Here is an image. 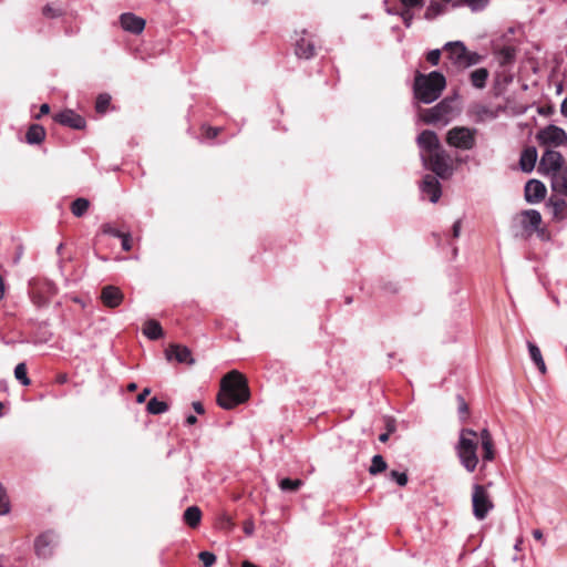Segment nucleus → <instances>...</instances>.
I'll return each mask as SVG.
<instances>
[{"mask_svg": "<svg viewBox=\"0 0 567 567\" xmlns=\"http://www.w3.org/2000/svg\"><path fill=\"white\" fill-rule=\"evenodd\" d=\"M416 144L421 151V161L425 168L443 179L452 175L450 155L442 147L440 138L434 131H422L416 137Z\"/></svg>", "mask_w": 567, "mask_h": 567, "instance_id": "1", "label": "nucleus"}, {"mask_svg": "<svg viewBox=\"0 0 567 567\" xmlns=\"http://www.w3.org/2000/svg\"><path fill=\"white\" fill-rule=\"evenodd\" d=\"M249 398L247 380L238 371L234 370L227 373L220 383V390L217 395V403L225 410H230L238 404L244 403Z\"/></svg>", "mask_w": 567, "mask_h": 567, "instance_id": "2", "label": "nucleus"}, {"mask_svg": "<svg viewBox=\"0 0 567 567\" xmlns=\"http://www.w3.org/2000/svg\"><path fill=\"white\" fill-rule=\"evenodd\" d=\"M445 86V76L439 71H432L427 75L417 73L414 79V96L420 102L430 104L440 97Z\"/></svg>", "mask_w": 567, "mask_h": 567, "instance_id": "3", "label": "nucleus"}, {"mask_svg": "<svg viewBox=\"0 0 567 567\" xmlns=\"http://www.w3.org/2000/svg\"><path fill=\"white\" fill-rule=\"evenodd\" d=\"M477 436L474 430L462 429L457 444L455 445V452L460 463L468 473H473L480 462L477 456Z\"/></svg>", "mask_w": 567, "mask_h": 567, "instance_id": "4", "label": "nucleus"}, {"mask_svg": "<svg viewBox=\"0 0 567 567\" xmlns=\"http://www.w3.org/2000/svg\"><path fill=\"white\" fill-rule=\"evenodd\" d=\"M477 128L454 126L446 132L445 141L451 147L460 151H471L476 146Z\"/></svg>", "mask_w": 567, "mask_h": 567, "instance_id": "5", "label": "nucleus"}, {"mask_svg": "<svg viewBox=\"0 0 567 567\" xmlns=\"http://www.w3.org/2000/svg\"><path fill=\"white\" fill-rule=\"evenodd\" d=\"M453 103L451 99H444L436 105L430 109H425L421 112V120L425 124H439L447 125L453 115Z\"/></svg>", "mask_w": 567, "mask_h": 567, "instance_id": "6", "label": "nucleus"}, {"mask_svg": "<svg viewBox=\"0 0 567 567\" xmlns=\"http://www.w3.org/2000/svg\"><path fill=\"white\" fill-rule=\"evenodd\" d=\"M473 515L477 520H483L494 508L493 501L484 485L474 484L472 492Z\"/></svg>", "mask_w": 567, "mask_h": 567, "instance_id": "7", "label": "nucleus"}, {"mask_svg": "<svg viewBox=\"0 0 567 567\" xmlns=\"http://www.w3.org/2000/svg\"><path fill=\"white\" fill-rule=\"evenodd\" d=\"M536 138L540 145L548 147H559L567 144V133L564 128L554 124L539 130Z\"/></svg>", "mask_w": 567, "mask_h": 567, "instance_id": "8", "label": "nucleus"}, {"mask_svg": "<svg viewBox=\"0 0 567 567\" xmlns=\"http://www.w3.org/2000/svg\"><path fill=\"white\" fill-rule=\"evenodd\" d=\"M564 158L563 155L553 150H546L544 154L542 155L540 162H539V172L542 174L551 176L554 173L561 172L564 168H561Z\"/></svg>", "mask_w": 567, "mask_h": 567, "instance_id": "9", "label": "nucleus"}, {"mask_svg": "<svg viewBox=\"0 0 567 567\" xmlns=\"http://www.w3.org/2000/svg\"><path fill=\"white\" fill-rule=\"evenodd\" d=\"M53 120L63 126L74 130H83L86 125L85 118L70 109L56 113Z\"/></svg>", "mask_w": 567, "mask_h": 567, "instance_id": "10", "label": "nucleus"}, {"mask_svg": "<svg viewBox=\"0 0 567 567\" xmlns=\"http://www.w3.org/2000/svg\"><path fill=\"white\" fill-rule=\"evenodd\" d=\"M56 545V537L52 532L41 534L35 539V553L41 558H48L53 553V547Z\"/></svg>", "mask_w": 567, "mask_h": 567, "instance_id": "11", "label": "nucleus"}, {"mask_svg": "<svg viewBox=\"0 0 567 567\" xmlns=\"http://www.w3.org/2000/svg\"><path fill=\"white\" fill-rule=\"evenodd\" d=\"M546 196V186L538 179H530L525 185V199L529 204H536Z\"/></svg>", "mask_w": 567, "mask_h": 567, "instance_id": "12", "label": "nucleus"}, {"mask_svg": "<svg viewBox=\"0 0 567 567\" xmlns=\"http://www.w3.org/2000/svg\"><path fill=\"white\" fill-rule=\"evenodd\" d=\"M421 192L430 197L432 203H436L441 195V184L437 178L433 175H425L421 183Z\"/></svg>", "mask_w": 567, "mask_h": 567, "instance_id": "13", "label": "nucleus"}, {"mask_svg": "<svg viewBox=\"0 0 567 567\" xmlns=\"http://www.w3.org/2000/svg\"><path fill=\"white\" fill-rule=\"evenodd\" d=\"M165 354L168 361L175 359L178 363H186L189 365L194 363L192 352L185 346L172 344L166 349Z\"/></svg>", "mask_w": 567, "mask_h": 567, "instance_id": "14", "label": "nucleus"}, {"mask_svg": "<svg viewBox=\"0 0 567 567\" xmlns=\"http://www.w3.org/2000/svg\"><path fill=\"white\" fill-rule=\"evenodd\" d=\"M124 299V295L118 287L105 286L101 291V300L105 307L116 308Z\"/></svg>", "mask_w": 567, "mask_h": 567, "instance_id": "15", "label": "nucleus"}, {"mask_svg": "<svg viewBox=\"0 0 567 567\" xmlns=\"http://www.w3.org/2000/svg\"><path fill=\"white\" fill-rule=\"evenodd\" d=\"M122 28L133 34H140L145 28V20L134 13H122L120 17Z\"/></svg>", "mask_w": 567, "mask_h": 567, "instance_id": "16", "label": "nucleus"}, {"mask_svg": "<svg viewBox=\"0 0 567 567\" xmlns=\"http://www.w3.org/2000/svg\"><path fill=\"white\" fill-rule=\"evenodd\" d=\"M444 50L452 63L460 69L466 51L465 44L462 41L447 42L444 45Z\"/></svg>", "mask_w": 567, "mask_h": 567, "instance_id": "17", "label": "nucleus"}, {"mask_svg": "<svg viewBox=\"0 0 567 567\" xmlns=\"http://www.w3.org/2000/svg\"><path fill=\"white\" fill-rule=\"evenodd\" d=\"M537 161V150L534 146H528L523 150L519 158V167L525 173L533 172Z\"/></svg>", "mask_w": 567, "mask_h": 567, "instance_id": "18", "label": "nucleus"}, {"mask_svg": "<svg viewBox=\"0 0 567 567\" xmlns=\"http://www.w3.org/2000/svg\"><path fill=\"white\" fill-rule=\"evenodd\" d=\"M295 51L298 58L311 59L315 55V43L311 39L301 37L296 41Z\"/></svg>", "mask_w": 567, "mask_h": 567, "instance_id": "19", "label": "nucleus"}, {"mask_svg": "<svg viewBox=\"0 0 567 567\" xmlns=\"http://www.w3.org/2000/svg\"><path fill=\"white\" fill-rule=\"evenodd\" d=\"M522 226L525 230H537L542 223V215L536 209H527L523 212Z\"/></svg>", "mask_w": 567, "mask_h": 567, "instance_id": "20", "label": "nucleus"}, {"mask_svg": "<svg viewBox=\"0 0 567 567\" xmlns=\"http://www.w3.org/2000/svg\"><path fill=\"white\" fill-rule=\"evenodd\" d=\"M551 188L555 193L567 196V166L561 172L554 173Z\"/></svg>", "mask_w": 567, "mask_h": 567, "instance_id": "21", "label": "nucleus"}, {"mask_svg": "<svg viewBox=\"0 0 567 567\" xmlns=\"http://www.w3.org/2000/svg\"><path fill=\"white\" fill-rule=\"evenodd\" d=\"M527 348H528V352H529V357H530L532 361L535 363V365L537 367L539 372L542 374H545L547 369H546V364L543 359L540 349L538 348L537 344H535L532 341H527Z\"/></svg>", "mask_w": 567, "mask_h": 567, "instance_id": "22", "label": "nucleus"}, {"mask_svg": "<svg viewBox=\"0 0 567 567\" xmlns=\"http://www.w3.org/2000/svg\"><path fill=\"white\" fill-rule=\"evenodd\" d=\"M143 333L150 340H158L163 337V329L157 320L150 319L144 323Z\"/></svg>", "mask_w": 567, "mask_h": 567, "instance_id": "23", "label": "nucleus"}, {"mask_svg": "<svg viewBox=\"0 0 567 567\" xmlns=\"http://www.w3.org/2000/svg\"><path fill=\"white\" fill-rule=\"evenodd\" d=\"M488 75H489V73H488L487 69H485V68L476 69V70L472 71L470 74L471 84L475 89L482 90L486 86Z\"/></svg>", "mask_w": 567, "mask_h": 567, "instance_id": "24", "label": "nucleus"}, {"mask_svg": "<svg viewBox=\"0 0 567 567\" xmlns=\"http://www.w3.org/2000/svg\"><path fill=\"white\" fill-rule=\"evenodd\" d=\"M45 137V131L41 125L32 124L25 134V141L29 144H40Z\"/></svg>", "mask_w": 567, "mask_h": 567, "instance_id": "25", "label": "nucleus"}, {"mask_svg": "<svg viewBox=\"0 0 567 567\" xmlns=\"http://www.w3.org/2000/svg\"><path fill=\"white\" fill-rule=\"evenodd\" d=\"M447 7L441 0H431L427 6L424 18L433 20L446 11Z\"/></svg>", "mask_w": 567, "mask_h": 567, "instance_id": "26", "label": "nucleus"}, {"mask_svg": "<svg viewBox=\"0 0 567 567\" xmlns=\"http://www.w3.org/2000/svg\"><path fill=\"white\" fill-rule=\"evenodd\" d=\"M184 520L189 527H196L200 523L202 512L197 506H189L184 512Z\"/></svg>", "mask_w": 567, "mask_h": 567, "instance_id": "27", "label": "nucleus"}, {"mask_svg": "<svg viewBox=\"0 0 567 567\" xmlns=\"http://www.w3.org/2000/svg\"><path fill=\"white\" fill-rule=\"evenodd\" d=\"M474 114L476 115L477 121L480 122H484L486 120H494L498 116L497 111H494L483 104H478L475 106Z\"/></svg>", "mask_w": 567, "mask_h": 567, "instance_id": "28", "label": "nucleus"}, {"mask_svg": "<svg viewBox=\"0 0 567 567\" xmlns=\"http://www.w3.org/2000/svg\"><path fill=\"white\" fill-rule=\"evenodd\" d=\"M146 410L150 414H162L168 411V404L164 401H159L157 398H152L147 402Z\"/></svg>", "mask_w": 567, "mask_h": 567, "instance_id": "29", "label": "nucleus"}, {"mask_svg": "<svg viewBox=\"0 0 567 567\" xmlns=\"http://www.w3.org/2000/svg\"><path fill=\"white\" fill-rule=\"evenodd\" d=\"M90 202L84 197H79L71 204V212L75 217H82L89 209Z\"/></svg>", "mask_w": 567, "mask_h": 567, "instance_id": "30", "label": "nucleus"}, {"mask_svg": "<svg viewBox=\"0 0 567 567\" xmlns=\"http://www.w3.org/2000/svg\"><path fill=\"white\" fill-rule=\"evenodd\" d=\"M386 462L384 461L382 455H374L369 467V473L371 475H378L384 472L386 470Z\"/></svg>", "mask_w": 567, "mask_h": 567, "instance_id": "31", "label": "nucleus"}, {"mask_svg": "<svg viewBox=\"0 0 567 567\" xmlns=\"http://www.w3.org/2000/svg\"><path fill=\"white\" fill-rule=\"evenodd\" d=\"M303 485V482L302 480H299V478H296V480H291V478H282L280 482H279V487L281 491L284 492H296L298 491L301 486Z\"/></svg>", "mask_w": 567, "mask_h": 567, "instance_id": "32", "label": "nucleus"}, {"mask_svg": "<svg viewBox=\"0 0 567 567\" xmlns=\"http://www.w3.org/2000/svg\"><path fill=\"white\" fill-rule=\"evenodd\" d=\"M481 61H482V55H480L476 52L468 51L466 49L464 58H463V62H462L460 69H466V68H470L472 65H476Z\"/></svg>", "mask_w": 567, "mask_h": 567, "instance_id": "33", "label": "nucleus"}, {"mask_svg": "<svg viewBox=\"0 0 567 567\" xmlns=\"http://www.w3.org/2000/svg\"><path fill=\"white\" fill-rule=\"evenodd\" d=\"M548 205L551 207L555 217H563L567 209V204L564 199H554L550 197Z\"/></svg>", "mask_w": 567, "mask_h": 567, "instance_id": "34", "label": "nucleus"}, {"mask_svg": "<svg viewBox=\"0 0 567 567\" xmlns=\"http://www.w3.org/2000/svg\"><path fill=\"white\" fill-rule=\"evenodd\" d=\"M14 377L22 385H29L31 383L27 374V365L24 362L17 364L14 368Z\"/></svg>", "mask_w": 567, "mask_h": 567, "instance_id": "35", "label": "nucleus"}, {"mask_svg": "<svg viewBox=\"0 0 567 567\" xmlns=\"http://www.w3.org/2000/svg\"><path fill=\"white\" fill-rule=\"evenodd\" d=\"M10 512V501L6 488L0 483V516L7 515Z\"/></svg>", "mask_w": 567, "mask_h": 567, "instance_id": "36", "label": "nucleus"}, {"mask_svg": "<svg viewBox=\"0 0 567 567\" xmlns=\"http://www.w3.org/2000/svg\"><path fill=\"white\" fill-rule=\"evenodd\" d=\"M462 6H467L472 11L477 12L486 8L489 0H461Z\"/></svg>", "mask_w": 567, "mask_h": 567, "instance_id": "37", "label": "nucleus"}, {"mask_svg": "<svg viewBox=\"0 0 567 567\" xmlns=\"http://www.w3.org/2000/svg\"><path fill=\"white\" fill-rule=\"evenodd\" d=\"M111 102V96L109 94H100L96 99L95 110L97 113H104Z\"/></svg>", "mask_w": 567, "mask_h": 567, "instance_id": "38", "label": "nucleus"}, {"mask_svg": "<svg viewBox=\"0 0 567 567\" xmlns=\"http://www.w3.org/2000/svg\"><path fill=\"white\" fill-rule=\"evenodd\" d=\"M483 462H492L495 458L494 442L489 444H483Z\"/></svg>", "mask_w": 567, "mask_h": 567, "instance_id": "39", "label": "nucleus"}, {"mask_svg": "<svg viewBox=\"0 0 567 567\" xmlns=\"http://www.w3.org/2000/svg\"><path fill=\"white\" fill-rule=\"evenodd\" d=\"M198 557L205 567H212L216 561L215 554L210 551H200Z\"/></svg>", "mask_w": 567, "mask_h": 567, "instance_id": "40", "label": "nucleus"}, {"mask_svg": "<svg viewBox=\"0 0 567 567\" xmlns=\"http://www.w3.org/2000/svg\"><path fill=\"white\" fill-rule=\"evenodd\" d=\"M390 476L393 481L398 483L400 486H405L408 484V475L405 472L391 471Z\"/></svg>", "mask_w": 567, "mask_h": 567, "instance_id": "41", "label": "nucleus"}, {"mask_svg": "<svg viewBox=\"0 0 567 567\" xmlns=\"http://www.w3.org/2000/svg\"><path fill=\"white\" fill-rule=\"evenodd\" d=\"M101 230L104 235H109V236H113V237H116L118 238L123 231L118 230L117 228H115L112 224L110 223H105L101 226Z\"/></svg>", "mask_w": 567, "mask_h": 567, "instance_id": "42", "label": "nucleus"}, {"mask_svg": "<svg viewBox=\"0 0 567 567\" xmlns=\"http://www.w3.org/2000/svg\"><path fill=\"white\" fill-rule=\"evenodd\" d=\"M457 403H458V414L462 420H465L468 415V405L465 402L464 398L458 394L456 396Z\"/></svg>", "mask_w": 567, "mask_h": 567, "instance_id": "43", "label": "nucleus"}, {"mask_svg": "<svg viewBox=\"0 0 567 567\" xmlns=\"http://www.w3.org/2000/svg\"><path fill=\"white\" fill-rule=\"evenodd\" d=\"M441 59V50L434 49L427 52L426 60L432 65H437Z\"/></svg>", "mask_w": 567, "mask_h": 567, "instance_id": "44", "label": "nucleus"}, {"mask_svg": "<svg viewBox=\"0 0 567 567\" xmlns=\"http://www.w3.org/2000/svg\"><path fill=\"white\" fill-rule=\"evenodd\" d=\"M122 249L125 251H130L132 249V237L130 233H123L120 237Z\"/></svg>", "mask_w": 567, "mask_h": 567, "instance_id": "45", "label": "nucleus"}, {"mask_svg": "<svg viewBox=\"0 0 567 567\" xmlns=\"http://www.w3.org/2000/svg\"><path fill=\"white\" fill-rule=\"evenodd\" d=\"M399 14L401 16L405 27L406 28L411 27V23H412V20H413V13L410 11V8L405 7V9L402 10Z\"/></svg>", "mask_w": 567, "mask_h": 567, "instance_id": "46", "label": "nucleus"}, {"mask_svg": "<svg viewBox=\"0 0 567 567\" xmlns=\"http://www.w3.org/2000/svg\"><path fill=\"white\" fill-rule=\"evenodd\" d=\"M481 444H489L493 443V437L491 432L487 429H483L480 433Z\"/></svg>", "mask_w": 567, "mask_h": 567, "instance_id": "47", "label": "nucleus"}, {"mask_svg": "<svg viewBox=\"0 0 567 567\" xmlns=\"http://www.w3.org/2000/svg\"><path fill=\"white\" fill-rule=\"evenodd\" d=\"M43 14L47 17L54 18V17H59L61 14V11L58 9H53L51 6H45L43 8Z\"/></svg>", "mask_w": 567, "mask_h": 567, "instance_id": "48", "label": "nucleus"}, {"mask_svg": "<svg viewBox=\"0 0 567 567\" xmlns=\"http://www.w3.org/2000/svg\"><path fill=\"white\" fill-rule=\"evenodd\" d=\"M406 8H415L422 6L424 0H400Z\"/></svg>", "mask_w": 567, "mask_h": 567, "instance_id": "49", "label": "nucleus"}, {"mask_svg": "<svg viewBox=\"0 0 567 567\" xmlns=\"http://www.w3.org/2000/svg\"><path fill=\"white\" fill-rule=\"evenodd\" d=\"M150 393H151V389L145 388V389H144V390H143L138 395H137V398H136V402H137V403H143V402L146 400V398H147V395H148Z\"/></svg>", "mask_w": 567, "mask_h": 567, "instance_id": "50", "label": "nucleus"}, {"mask_svg": "<svg viewBox=\"0 0 567 567\" xmlns=\"http://www.w3.org/2000/svg\"><path fill=\"white\" fill-rule=\"evenodd\" d=\"M452 231H453V237L454 238H457L460 236V234H461V220L460 219H457L453 224Z\"/></svg>", "mask_w": 567, "mask_h": 567, "instance_id": "51", "label": "nucleus"}, {"mask_svg": "<svg viewBox=\"0 0 567 567\" xmlns=\"http://www.w3.org/2000/svg\"><path fill=\"white\" fill-rule=\"evenodd\" d=\"M50 112V105L44 103L40 106V113L35 116V118H40L43 115L49 114Z\"/></svg>", "mask_w": 567, "mask_h": 567, "instance_id": "52", "label": "nucleus"}, {"mask_svg": "<svg viewBox=\"0 0 567 567\" xmlns=\"http://www.w3.org/2000/svg\"><path fill=\"white\" fill-rule=\"evenodd\" d=\"M255 530L254 524L251 522H246L244 525V532L247 535H252Z\"/></svg>", "mask_w": 567, "mask_h": 567, "instance_id": "53", "label": "nucleus"}, {"mask_svg": "<svg viewBox=\"0 0 567 567\" xmlns=\"http://www.w3.org/2000/svg\"><path fill=\"white\" fill-rule=\"evenodd\" d=\"M446 7L451 6L452 8H456L462 6L461 0H441Z\"/></svg>", "mask_w": 567, "mask_h": 567, "instance_id": "54", "label": "nucleus"}, {"mask_svg": "<svg viewBox=\"0 0 567 567\" xmlns=\"http://www.w3.org/2000/svg\"><path fill=\"white\" fill-rule=\"evenodd\" d=\"M193 409L198 414H203L205 412L204 405L198 401L193 402Z\"/></svg>", "mask_w": 567, "mask_h": 567, "instance_id": "55", "label": "nucleus"}, {"mask_svg": "<svg viewBox=\"0 0 567 567\" xmlns=\"http://www.w3.org/2000/svg\"><path fill=\"white\" fill-rule=\"evenodd\" d=\"M219 130L216 127H208L207 128V137L215 138L218 135Z\"/></svg>", "mask_w": 567, "mask_h": 567, "instance_id": "56", "label": "nucleus"}, {"mask_svg": "<svg viewBox=\"0 0 567 567\" xmlns=\"http://www.w3.org/2000/svg\"><path fill=\"white\" fill-rule=\"evenodd\" d=\"M560 112L567 118V96L563 100L560 104Z\"/></svg>", "mask_w": 567, "mask_h": 567, "instance_id": "57", "label": "nucleus"}, {"mask_svg": "<svg viewBox=\"0 0 567 567\" xmlns=\"http://www.w3.org/2000/svg\"><path fill=\"white\" fill-rule=\"evenodd\" d=\"M533 537H534L536 540H540V542H543V539H544L543 532H542L540 529H534V530H533Z\"/></svg>", "mask_w": 567, "mask_h": 567, "instance_id": "58", "label": "nucleus"}, {"mask_svg": "<svg viewBox=\"0 0 567 567\" xmlns=\"http://www.w3.org/2000/svg\"><path fill=\"white\" fill-rule=\"evenodd\" d=\"M4 291H6V284L4 279L0 277V300L4 298Z\"/></svg>", "mask_w": 567, "mask_h": 567, "instance_id": "59", "label": "nucleus"}, {"mask_svg": "<svg viewBox=\"0 0 567 567\" xmlns=\"http://www.w3.org/2000/svg\"><path fill=\"white\" fill-rule=\"evenodd\" d=\"M68 374L65 373H62V374H59L58 378H56V381L61 384L63 383H66L68 382Z\"/></svg>", "mask_w": 567, "mask_h": 567, "instance_id": "60", "label": "nucleus"}, {"mask_svg": "<svg viewBox=\"0 0 567 567\" xmlns=\"http://www.w3.org/2000/svg\"><path fill=\"white\" fill-rule=\"evenodd\" d=\"M196 422H197V417H196L195 415H192V414H190V415H188V416L186 417V424H188V425H193V424H195Z\"/></svg>", "mask_w": 567, "mask_h": 567, "instance_id": "61", "label": "nucleus"}, {"mask_svg": "<svg viewBox=\"0 0 567 567\" xmlns=\"http://www.w3.org/2000/svg\"><path fill=\"white\" fill-rule=\"evenodd\" d=\"M388 440H389V434H388V433H382V434H380V436H379V441H380V442H383V443H384V442H386Z\"/></svg>", "mask_w": 567, "mask_h": 567, "instance_id": "62", "label": "nucleus"}, {"mask_svg": "<svg viewBox=\"0 0 567 567\" xmlns=\"http://www.w3.org/2000/svg\"><path fill=\"white\" fill-rule=\"evenodd\" d=\"M137 389L136 383L132 382L127 385V391L133 392Z\"/></svg>", "mask_w": 567, "mask_h": 567, "instance_id": "63", "label": "nucleus"}, {"mask_svg": "<svg viewBox=\"0 0 567 567\" xmlns=\"http://www.w3.org/2000/svg\"><path fill=\"white\" fill-rule=\"evenodd\" d=\"M241 567H257L255 564L250 563V561H244Z\"/></svg>", "mask_w": 567, "mask_h": 567, "instance_id": "64", "label": "nucleus"}]
</instances>
